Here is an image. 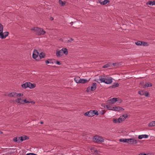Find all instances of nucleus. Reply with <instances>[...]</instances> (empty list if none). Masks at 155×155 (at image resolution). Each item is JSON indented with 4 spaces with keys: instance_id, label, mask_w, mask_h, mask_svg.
Segmentation results:
<instances>
[{
    "instance_id": "1",
    "label": "nucleus",
    "mask_w": 155,
    "mask_h": 155,
    "mask_svg": "<svg viewBox=\"0 0 155 155\" xmlns=\"http://www.w3.org/2000/svg\"><path fill=\"white\" fill-rule=\"evenodd\" d=\"M68 53V50L66 48H63L61 50H60L57 49L56 50V56L57 57L62 56L63 54L66 55H67Z\"/></svg>"
},
{
    "instance_id": "2",
    "label": "nucleus",
    "mask_w": 155,
    "mask_h": 155,
    "mask_svg": "<svg viewBox=\"0 0 155 155\" xmlns=\"http://www.w3.org/2000/svg\"><path fill=\"white\" fill-rule=\"evenodd\" d=\"M3 25L0 23V37L2 39L5 38L9 34V33L8 31H6L3 33Z\"/></svg>"
},
{
    "instance_id": "3",
    "label": "nucleus",
    "mask_w": 155,
    "mask_h": 155,
    "mask_svg": "<svg viewBox=\"0 0 155 155\" xmlns=\"http://www.w3.org/2000/svg\"><path fill=\"white\" fill-rule=\"evenodd\" d=\"M37 35H44L46 33L43 29L37 27H35L32 29Z\"/></svg>"
},
{
    "instance_id": "4",
    "label": "nucleus",
    "mask_w": 155,
    "mask_h": 155,
    "mask_svg": "<svg viewBox=\"0 0 155 155\" xmlns=\"http://www.w3.org/2000/svg\"><path fill=\"white\" fill-rule=\"evenodd\" d=\"M93 140L95 142L100 143L104 141V139L98 135H96L94 137Z\"/></svg>"
},
{
    "instance_id": "5",
    "label": "nucleus",
    "mask_w": 155,
    "mask_h": 155,
    "mask_svg": "<svg viewBox=\"0 0 155 155\" xmlns=\"http://www.w3.org/2000/svg\"><path fill=\"white\" fill-rule=\"evenodd\" d=\"M118 101V98H113L110 99L108 100L107 101V103L109 104H112L115 103L116 101Z\"/></svg>"
},
{
    "instance_id": "6",
    "label": "nucleus",
    "mask_w": 155,
    "mask_h": 155,
    "mask_svg": "<svg viewBox=\"0 0 155 155\" xmlns=\"http://www.w3.org/2000/svg\"><path fill=\"white\" fill-rule=\"evenodd\" d=\"M127 141L128 143L131 144H134L137 143L136 140L133 138H130L128 139V140Z\"/></svg>"
},
{
    "instance_id": "7",
    "label": "nucleus",
    "mask_w": 155,
    "mask_h": 155,
    "mask_svg": "<svg viewBox=\"0 0 155 155\" xmlns=\"http://www.w3.org/2000/svg\"><path fill=\"white\" fill-rule=\"evenodd\" d=\"M127 114H125L123 115L122 116H121L119 118V120L121 122L125 120V119L127 117Z\"/></svg>"
},
{
    "instance_id": "8",
    "label": "nucleus",
    "mask_w": 155,
    "mask_h": 155,
    "mask_svg": "<svg viewBox=\"0 0 155 155\" xmlns=\"http://www.w3.org/2000/svg\"><path fill=\"white\" fill-rule=\"evenodd\" d=\"M38 53L37 50L35 49L33 51L32 54V57L34 59H35L38 57Z\"/></svg>"
},
{
    "instance_id": "9",
    "label": "nucleus",
    "mask_w": 155,
    "mask_h": 155,
    "mask_svg": "<svg viewBox=\"0 0 155 155\" xmlns=\"http://www.w3.org/2000/svg\"><path fill=\"white\" fill-rule=\"evenodd\" d=\"M112 78H111L108 79L105 78L104 83L107 84H110L112 82Z\"/></svg>"
},
{
    "instance_id": "10",
    "label": "nucleus",
    "mask_w": 155,
    "mask_h": 155,
    "mask_svg": "<svg viewBox=\"0 0 155 155\" xmlns=\"http://www.w3.org/2000/svg\"><path fill=\"white\" fill-rule=\"evenodd\" d=\"M96 83H94L92 84L91 87V91H94L96 88Z\"/></svg>"
},
{
    "instance_id": "11",
    "label": "nucleus",
    "mask_w": 155,
    "mask_h": 155,
    "mask_svg": "<svg viewBox=\"0 0 155 155\" xmlns=\"http://www.w3.org/2000/svg\"><path fill=\"white\" fill-rule=\"evenodd\" d=\"M105 78V76H104L101 75L99 77V80L101 82L104 83Z\"/></svg>"
},
{
    "instance_id": "12",
    "label": "nucleus",
    "mask_w": 155,
    "mask_h": 155,
    "mask_svg": "<svg viewBox=\"0 0 155 155\" xmlns=\"http://www.w3.org/2000/svg\"><path fill=\"white\" fill-rule=\"evenodd\" d=\"M15 101L16 102L19 104H24V100L20 98H18Z\"/></svg>"
},
{
    "instance_id": "13",
    "label": "nucleus",
    "mask_w": 155,
    "mask_h": 155,
    "mask_svg": "<svg viewBox=\"0 0 155 155\" xmlns=\"http://www.w3.org/2000/svg\"><path fill=\"white\" fill-rule=\"evenodd\" d=\"M28 87L31 89L35 87V84H32L30 82H28Z\"/></svg>"
},
{
    "instance_id": "14",
    "label": "nucleus",
    "mask_w": 155,
    "mask_h": 155,
    "mask_svg": "<svg viewBox=\"0 0 155 155\" xmlns=\"http://www.w3.org/2000/svg\"><path fill=\"white\" fill-rule=\"evenodd\" d=\"M20 138H21L20 140L21 142H22L28 139L29 138L27 136H25L24 137H20Z\"/></svg>"
},
{
    "instance_id": "15",
    "label": "nucleus",
    "mask_w": 155,
    "mask_h": 155,
    "mask_svg": "<svg viewBox=\"0 0 155 155\" xmlns=\"http://www.w3.org/2000/svg\"><path fill=\"white\" fill-rule=\"evenodd\" d=\"M114 110L115 111H119L120 110L123 111L124 110V109L120 107L117 106L115 107V109H114Z\"/></svg>"
},
{
    "instance_id": "16",
    "label": "nucleus",
    "mask_w": 155,
    "mask_h": 155,
    "mask_svg": "<svg viewBox=\"0 0 155 155\" xmlns=\"http://www.w3.org/2000/svg\"><path fill=\"white\" fill-rule=\"evenodd\" d=\"M20 138V137H15L13 139V141L17 143H20L21 142Z\"/></svg>"
},
{
    "instance_id": "17",
    "label": "nucleus",
    "mask_w": 155,
    "mask_h": 155,
    "mask_svg": "<svg viewBox=\"0 0 155 155\" xmlns=\"http://www.w3.org/2000/svg\"><path fill=\"white\" fill-rule=\"evenodd\" d=\"M154 2H155V1H149L147 2L146 3V5H153L154 4Z\"/></svg>"
},
{
    "instance_id": "18",
    "label": "nucleus",
    "mask_w": 155,
    "mask_h": 155,
    "mask_svg": "<svg viewBox=\"0 0 155 155\" xmlns=\"http://www.w3.org/2000/svg\"><path fill=\"white\" fill-rule=\"evenodd\" d=\"M28 82H26L25 84H23L21 85L22 87L24 88H26L28 87Z\"/></svg>"
},
{
    "instance_id": "19",
    "label": "nucleus",
    "mask_w": 155,
    "mask_h": 155,
    "mask_svg": "<svg viewBox=\"0 0 155 155\" xmlns=\"http://www.w3.org/2000/svg\"><path fill=\"white\" fill-rule=\"evenodd\" d=\"M16 92H12L9 93L8 94V96L9 97H16Z\"/></svg>"
},
{
    "instance_id": "20",
    "label": "nucleus",
    "mask_w": 155,
    "mask_h": 155,
    "mask_svg": "<svg viewBox=\"0 0 155 155\" xmlns=\"http://www.w3.org/2000/svg\"><path fill=\"white\" fill-rule=\"evenodd\" d=\"M109 2L110 1L108 0H104L102 2H100V3L102 5H104L107 4L108 2Z\"/></svg>"
},
{
    "instance_id": "21",
    "label": "nucleus",
    "mask_w": 155,
    "mask_h": 155,
    "mask_svg": "<svg viewBox=\"0 0 155 155\" xmlns=\"http://www.w3.org/2000/svg\"><path fill=\"white\" fill-rule=\"evenodd\" d=\"M128 140V139H120L119 140V141L120 142L123 143H127V141Z\"/></svg>"
},
{
    "instance_id": "22",
    "label": "nucleus",
    "mask_w": 155,
    "mask_h": 155,
    "mask_svg": "<svg viewBox=\"0 0 155 155\" xmlns=\"http://www.w3.org/2000/svg\"><path fill=\"white\" fill-rule=\"evenodd\" d=\"M80 83L84 84L88 81L86 79H80Z\"/></svg>"
},
{
    "instance_id": "23",
    "label": "nucleus",
    "mask_w": 155,
    "mask_h": 155,
    "mask_svg": "<svg viewBox=\"0 0 155 155\" xmlns=\"http://www.w3.org/2000/svg\"><path fill=\"white\" fill-rule=\"evenodd\" d=\"M113 122L114 123H119L121 122L119 118L118 119H113Z\"/></svg>"
},
{
    "instance_id": "24",
    "label": "nucleus",
    "mask_w": 155,
    "mask_h": 155,
    "mask_svg": "<svg viewBox=\"0 0 155 155\" xmlns=\"http://www.w3.org/2000/svg\"><path fill=\"white\" fill-rule=\"evenodd\" d=\"M80 79L79 77H76L74 78V80L77 83H80Z\"/></svg>"
},
{
    "instance_id": "25",
    "label": "nucleus",
    "mask_w": 155,
    "mask_h": 155,
    "mask_svg": "<svg viewBox=\"0 0 155 155\" xmlns=\"http://www.w3.org/2000/svg\"><path fill=\"white\" fill-rule=\"evenodd\" d=\"M149 127H153V126H155V121H153L151 122H150L149 125H148Z\"/></svg>"
},
{
    "instance_id": "26",
    "label": "nucleus",
    "mask_w": 155,
    "mask_h": 155,
    "mask_svg": "<svg viewBox=\"0 0 155 155\" xmlns=\"http://www.w3.org/2000/svg\"><path fill=\"white\" fill-rule=\"evenodd\" d=\"M119 84L118 83H114L113 85L110 87L112 88H114L119 86Z\"/></svg>"
},
{
    "instance_id": "27",
    "label": "nucleus",
    "mask_w": 155,
    "mask_h": 155,
    "mask_svg": "<svg viewBox=\"0 0 155 155\" xmlns=\"http://www.w3.org/2000/svg\"><path fill=\"white\" fill-rule=\"evenodd\" d=\"M152 86V84L151 83H146L144 85V87H151Z\"/></svg>"
},
{
    "instance_id": "28",
    "label": "nucleus",
    "mask_w": 155,
    "mask_h": 155,
    "mask_svg": "<svg viewBox=\"0 0 155 155\" xmlns=\"http://www.w3.org/2000/svg\"><path fill=\"white\" fill-rule=\"evenodd\" d=\"M143 43V41H139L135 42V44L137 45H142Z\"/></svg>"
},
{
    "instance_id": "29",
    "label": "nucleus",
    "mask_w": 155,
    "mask_h": 155,
    "mask_svg": "<svg viewBox=\"0 0 155 155\" xmlns=\"http://www.w3.org/2000/svg\"><path fill=\"white\" fill-rule=\"evenodd\" d=\"M59 4L62 6H64L65 4V3L63 2L61 0H59Z\"/></svg>"
},
{
    "instance_id": "30",
    "label": "nucleus",
    "mask_w": 155,
    "mask_h": 155,
    "mask_svg": "<svg viewBox=\"0 0 155 155\" xmlns=\"http://www.w3.org/2000/svg\"><path fill=\"white\" fill-rule=\"evenodd\" d=\"M89 117L93 116V110H91L88 111Z\"/></svg>"
},
{
    "instance_id": "31",
    "label": "nucleus",
    "mask_w": 155,
    "mask_h": 155,
    "mask_svg": "<svg viewBox=\"0 0 155 155\" xmlns=\"http://www.w3.org/2000/svg\"><path fill=\"white\" fill-rule=\"evenodd\" d=\"M92 151L94 152L93 153L96 154L98 153V150L94 149H92Z\"/></svg>"
},
{
    "instance_id": "32",
    "label": "nucleus",
    "mask_w": 155,
    "mask_h": 155,
    "mask_svg": "<svg viewBox=\"0 0 155 155\" xmlns=\"http://www.w3.org/2000/svg\"><path fill=\"white\" fill-rule=\"evenodd\" d=\"M93 116L94 115H98V111L96 110H93Z\"/></svg>"
},
{
    "instance_id": "33",
    "label": "nucleus",
    "mask_w": 155,
    "mask_h": 155,
    "mask_svg": "<svg viewBox=\"0 0 155 155\" xmlns=\"http://www.w3.org/2000/svg\"><path fill=\"white\" fill-rule=\"evenodd\" d=\"M138 93L139 94L141 95H144L145 92L144 91H139Z\"/></svg>"
},
{
    "instance_id": "34",
    "label": "nucleus",
    "mask_w": 155,
    "mask_h": 155,
    "mask_svg": "<svg viewBox=\"0 0 155 155\" xmlns=\"http://www.w3.org/2000/svg\"><path fill=\"white\" fill-rule=\"evenodd\" d=\"M45 56V54L44 53H41L39 55V56L40 58H44Z\"/></svg>"
},
{
    "instance_id": "35",
    "label": "nucleus",
    "mask_w": 155,
    "mask_h": 155,
    "mask_svg": "<svg viewBox=\"0 0 155 155\" xmlns=\"http://www.w3.org/2000/svg\"><path fill=\"white\" fill-rule=\"evenodd\" d=\"M23 94L22 93H16V97H21L23 96Z\"/></svg>"
},
{
    "instance_id": "36",
    "label": "nucleus",
    "mask_w": 155,
    "mask_h": 155,
    "mask_svg": "<svg viewBox=\"0 0 155 155\" xmlns=\"http://www.w3.org/2000/svg\"><path fill=\"white\" fill-rule=\"evenodd\" d=\"M49 60L51 61V59H49L48 60H47L45 61V63L46 64H49V63H51L52 64L53 63V62H50V61Z\"/></svg>"
},
{
    "instance_id": "37",
    "label": "nucleus",
    "mask_w": 155,
    "mask_h": 155,
    "mask_svg": "<svg viewBox=\"0 0 155 155\" xmlns=\"http://www.w3.org/2000/svg\"><path fill=\"white\" fill-rule=\"evenodd\" d=\"M91 88L90 87H88L86 90V91L87 92H89L91 91Z\"/></svg>"
},
{
    "instance_id": "38",
    "label": "nucleus",
    "mask_w": 155,
    "mask_h": 155,
    "mask_svg": "<svg viewBox=\"0 0 155 155\" xmlns=\"http://www.w3.org/2000/svg\"><path fill=\"white\" fill-rule=\"evenodd\" d=\"M24 104L25 103H31L32 102L31 101H27L26 99H25L24 100Z\"/></svg>"
},
{
    "instance_id": "39",
    "label": "nucleus",
    "mask_w": 155,
    "mask_h": 155,
    "mask_svg": "<svg viewBox=\"0 0 155 155\" xmlns=\"http://www.w3.org/2000/svg\"><path fill=\"white\" fill-rule=\"evenodd\" d=\"M109 66V65L108 64H105V65H104V66H103V68H108Z\"/></svg>"
},
{
    "instance_id": "40",
    "label": "nucleus",
    "mask_w": 155,
    "mask_h": 155,
    "mask_svg": "<svg viewBox=\"0 0 155 155\" xmlns=\"http://www.w3.org/2000/svg\"><path fill=\"white\" fill-rule=\"evenodd\" d=\"M73 40H74L72 38H71L70 39L68 40L67 43H69V42H71L73 41Z\"/></svg>"
},
{
    "instance_id": "41",
    "label": "nucleus",
    "mask_w": 155,
    "mask_h": 155,
    "mask_svg": "<svg viewBox=\"0 0 155 155\" xmlns=\"http://www.w3.org/2000/svg\"><path fill=\"white\" fill-rule=\"evenodd\" d=\"M110 104H109L108 105H107L106 106V107L109 110H110V109L111 108V107L110 105Z\"/></svg>"
},
{
    "instance_id": "42",
    "label": "nucleus",
    "mask_w": 155,
    "mask_h": 155,
    "mask_svg": "<svg viewBox=\"0 0 155 155\" xmlns=\"http://www.w3.org/2000/svg\"><path fill=\"white\" fill-rule=\"evenodd\" d=\"M143 138V135H139L138 137V138L140 139H141Z\"/></svg>"
},
{
    "instance_id": "43",
    "label": "nucleus",
    "mask_w": 155,
    "mask_h": 155,
    "mask_svg": "<svg viewBox=\"0 0 155 155\" xmlns=\"http://www.w3.org/2000/svg\"><path fill=\"white\" fill-rule=\"evenodd\" d=\"M89 113L88 111L86 112L84 114L85 116H88V117H89Z\"/></svg>"
},
{
    "instance_id": "44",
    "label": "nucleus",
    "mask_w": 155,
    "mask_h": 155,
    "mask_svg": "<svg viewBox=\"0 0 155 155\" xmlns=\"http://www.w3.org/2000/svg\"><path fill=\"white\" fill-rule=\"evenodd\" d=\"M143 46H147L148 45V44H147V43L146 42H143Z\"/></svg>"
},
{
    "instance_id": "45",
    "label": "nucleus",
    "mask_w": 155,
    "mask_h": 155,
    "mask_svg": "<svg viewBox=\"0 0 155 155\" xmlns=\"http://www.w3.org/2000/svg\"><path fill=\"white\" fill-rule=\"evenodd\" d=\"M26 155H36V154H35L34 153H27Z\"/></svg>"
},
{
    "instance_id": "46",
    "label": "nucleus",
    "mask_w": 155,
    "mask_h": 155,
    "mask_svg": "<svg viewBox=\"0 0 155 155\" xmlns=\"http://www.w3.org/2000/svg\"><path fill=\"white\" fill-rule=\"evenodd\" d=\"M115 109V107H111V108L110 109L111 110L115 111L114 109Z\"/></svg>"
},
{
    "instance_id": "47",
    "label": "nucleus",
    "mask_w": 155,
    "mask_h": 155,
    "mask_svg": "<svg viewBox=\"0 0 155 155\" xmlns=\"http://www.w3.org/2000/svg\"><path fill=\"white\" fill-rule=\"evenodd\" d=\"M143 138H147L148 136V135H143Z\"/></svg>"
},
{
    "instance_id": "48",
    "label": "nucleus",
    "mask_w": 155,
    "mask_h": 155,
    "mask_svg": "<svg viewBox=\"0 0 155 155\" xmlns=\"http://www.w3.org/2000/svg\"><path fill=\"white\" fill-rule=\"evenodd\" d=\"M56 63L59 65H60L61 64V63H60V62L58 61H56Z\"/></svg>"
},
{
    "instance_id": "49",
    "label": "nucleus",
    "mask_w": 155,
    "mask_h": 155,
    "mask_svg": "<svg viewBox=\"0 0 155 155\" xmlns=\"http://www.w3.org/2000/svg\"><path fill=\"white\" fill-rule=\"evenodd\" d=\"M102 112L101 113V115H103V114H104L105 113L104 110H102Z\"/></svg>"
},
{
    "instance_id": "50",
    "label": "nucleus",
    "mask_w": 155,
    "mask_h": 155,
    "mask_svg": "<svg viewBox=\"0 0 155 155\" xmlns=\"http://www.w3.org/2000/svg\"><path fill=\"white\" fill-rule=\"evenodd\" d=\"M15 150V149H13L10 148V149H9L8 150L10 152H11V150Z\"/></svg>"
},
{
    "instance_id": "51",
    "label": "nucleus",
    "mask_w": 155,
    "mask_h": 155,
    "mask_svg": "<svg viewBox=\"0 0 155 155\" xmlns=\"http://www.w3.org/2000/svg\"><path fill=\"white\" fill-rule=\"evenodd\" d=\"M50 20L51 21H52L54 20V18L52 17H51L50 18Z\"/></svg>"
},
{
    "instance_id": "52",
    "label": "nucleus",
    "mask_w": 155,
    "mask_h": 155,
    "mask_svg": "<svg viewBox=\"0 0 155 155\" xmlns=\"http://www.w3.org/2000/svg\"><path fill=\"white\" fill-rule=\"evenodd\" d=\"M149 94L148 93H147L146 94H144V95H145V96L147 97L148 96V95Z\"/></svg>"
},
{
    "instance_id": "53",
    "label": "nucleus",
    "mask_w": 155,
    "mask_h": 155,
    "mask_svg": "<svg viewBox=\"0 0 155 155\" xmlns=\"http://www.w3.org/2000/svg\"><path fill=\"white\" fill-rule=\"evenodd\" d=\"M101 106L102 107H105V105L104 104H101Z\"/></svg>"
},
{
    "instance_id": "54",
    "label": "nucleus",
    "mask_w": 155,
    "mask_h": 155,
    "mask_svg": "<svg viewBox=\"0 0 155 155\" xmlns=\"http://www.w3.org/2000/svg\"><path fill=\"white\" fill-rule=\"evenodd\" d=\"M150 154V153H148L147 154L146 153H143V155H149ZM151 155H152V154H151Z\"/></svg>"
},
{
    "instance_id": "55",
    "label": "nucleus",
    "mask_w": 155,
    "mask_h": 155,
    "mask_svg": "<svg viewBox=\"0 0 155 155\" xmlns=\"http://www.w3.org/2000/svg\"><path fill=\"white\" fill-rule=\"evenodd\" d=\"M138 155H143V153H140Z\"/></svg>"
},
{
    "instance_id": "56",
    "label": "nucleus",
    "mask_w": 155,
    "mask_h": 155,
    "mask_svg": "<svg viewBox=\"0 0 155 155\" xmlns=\"http://www.w3.org/2000/svg\"><path fill=\"white\" fill-rule=\"evenodd\" d=\"M73 22H71V23H70V24H71V25H73Z\"/></svg>"
},
{
    "instance_id": "57",
    "label": "nucleus",
    "mask_w": 155,
    "mask_h": 155,
    "mask_svg": "<svg viewBox=\"0 0 155 155\" xmlns=\"http://www.w3.org/2000/svg\"><path fill=\"white\" fill-rule=\"evenodd\" d=\"M98 2H99V3H100V2H102L101 1V0H98Z\"/></svg>"
},
{
    "instance_id": "58",
    "label": "nucleus",
    "mask_w": 155,
    "mask_h": 155,
    "mask_svg": "<svg viewBox=\"0 0 155 155\" xmlns=\"http://www.w3.org/2000/svg\"><path fill=\"white\" fill-rule=\"evenodd\" d=\"M41 124H43V122H42V121L41 122Z\"/></svg>"
},
{
    "instance_id": "59",
    "label": "nucleus",
    "mask_w": 155,
    "mask_h": 155,
    "mask_svg": "<svg viewBox=\"0 0 155 155\" xmlns=\"http://www.w3.org/2000/svg\"><path fill=\"white\" fill-rule=\"evenodd\" d=\"M116 64V63H113V65H115V64Z\"/></svg>"
},
{
    "instance_id": "60",
    "label": "nucleus",
    "mask_w": 155,
    "mask_h": 155,
    "mask_svg": "<svg viewBox=\"0 0 155 155\" xmlns=\"http://www.w3.org/2000/svg\"><path fill=\"white\" fill-rule=\"evenodd\" d=\"M154 5H155V2H154Z\"/></svg>"
},
{
    "instance_id": "61",
    "label": "nucleus",
    "mask_w": 155,
    "mask_h": 155,
    "mask_svg": "<svg viewBox=\"0 0 155 155\" xmlns=\"http://www.w3.org/2000/svg\"><path fill=\"white\" fill-rule=\"evenodd\" d=\"M61 155H63V154H62Z\"/></svg>"
}]
</instances>
